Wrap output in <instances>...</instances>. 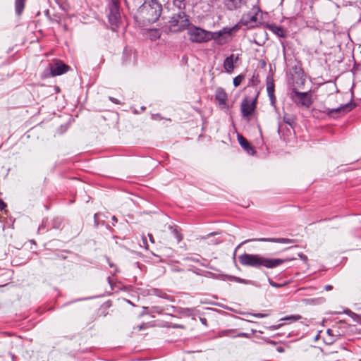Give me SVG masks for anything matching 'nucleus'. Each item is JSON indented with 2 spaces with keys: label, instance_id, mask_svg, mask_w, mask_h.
Wrapping results in <instances>:
<instances>
[{
  "label": "nucleus",
  "instance_id": "f257e3e1",
  "mask_svg": "<svg viewBox=\"0 0 361 361\" xmlns=\"http://www.w3.org/2000/svg\"><path fill=\"white\" fill-rule=\"evenodd\" d=\"M294 259H295V258L269 259L258 254L248 253H243L238 257V261L241 265L257 269L260 267L272 269L281 265L286 262Z\"/></svg>",
  "mask_w": 361,
  "mask_h": 361
},
{
  "label": "nucleus",
  "instance_id": "37998d69",
  "mask_svg": "<svg viewBox=\"0 0 361 361\" xmlns=\"http://www.w3.org/2000/svg\"><path fill=\"white\" fill-rule=\"evenodd\" d=\"M190 311H191L190 309L187 308V309H185L183 312L188 314Z\"/></svg>",
  "mask_w": 361,
  "mask_h": 361
},
{
  "label": "nucleus",
  "instance_id": "423d86ee",
  "mask_svg": "<svg viewBox=\"0 0 361 361\" xmlns=\"http://www.w3.org/2000/svg\"><path fill=\"white\" fill-rule=\"evenodd\" d=\"M355 104L353 102H349L345 104L341 105L340 106L334 109H330L327 107H324L323 110L321 111L326 114L329 117H332L334 118H338L345 114L350 112L355 107Z\"/></svg>",
  "mask_w": 361,
  "mask_h": 361
},
{
  "label": "nucleus",
  "instance_id": "39448f33",
  "mask_svg": "<svg viewBox=\"0 0 361 361\" xmlns=\"http://www.w3.org/2000/svg\"><path fill=\"white\" fill-rule=\"evenodd\" d=\"M290 99L296 105L306 108H310L313 103L310 92H301L298 91L295 88L292 90Z\"/></svg>",
  "mask_w": 361,
  "mask_h": 361
},
{
  "label": "nucleus",
  "instance_id": "393cba45",
  "mask_svg": "<svg viewBox=\"0 0 361 361\" xmlns=\"http://www.w3.org/2000/svg\"><path fill=\"white\" fill-rule=\"evenodd\" d=\"M164 309L159 306H153L150 309V313L151 314H160L163 312Z\"/></svg>",
  "mask_w": 361,
  "mask_h": 361
},
{
  "label": "nucleus",
  "instance_id": "58836bf2",
  "mask_svg": "<svg viewBox=\"0 0 361 361\" xmlns=\"http://www.w3.org/2000/svg\"><path fill=\"white\" fill-rule=\"evenodd\" d=\"M112 221H114L113 226H115L114 223H116L118 221V219H117V218L115 216H112Z\"/></svg>",
  "mask_w": 361,
  "mask_h": 361
},
{
  "label": "nucleus",
  "instance_id": "cd10ccee",
  "mask_svg": "<svg viewBox=\"0 0 361 361\" xmlns=\"http://www.w3.org/2000/svg\"><path fill=\"white\" fill-rule=\"evenodd\" d=\"M283 325V323H280V324H278L276 325H271L270 326H267V327H266V329H267L269 330H271V331L277 330V329H280Z\"/></svg>",
  "mask_w": 361,
  "mask_h": 361
},
{
  "label": "nucleus",
  "instance_id": "f8f14e48",
  "mask_svg": "<svg viewBox=\"0 0 361 361\" xmlns=\"http://www.w3.org/2000/svg\"><path fill=\"white\" fill-rule=\"evenodd\" d=\"M215 100L221 109H228V95L222 87H218L215 92Z\"/></svg>",
  "mask_w": 361,
  "mask_h": 361
},
{
  "label": "nucleus",
  "instance_id": "c03bdc74",
  "mask_svg": "<svg viewBox=\"0 0 361 361\" xmlns=\"http://www.w3.org/2000/svg\"><path fill=\"white\" fill-rule=\"evenodd\" d=\"M200 320H201V322H202V324H206V322H207V319H206L205 318L200 319Z\"/></svg>",
  "mask_w": 361,
  "mask_h": 361
},
{
  "label": "nucleus",
  "instance_id": "ddd939ff",
  "mask_svg": "<svg viewBox=\"0 0 361 361\" xmlns=\"http://www.w3.org/2000/svg\"><path fill=\"white\" fill-rule=\"evenodd\" d=\"M239 61V55L232 54L226 57L223 63L225 71L228 73H231L235 68V64Z\"/></svg>",
  "mask_w": 361,
  "mask_h": 361
},
{
  "label": "nucleus",
  "instance_id": "a211bd4d",
  "mask_svg": "<svg viewBox=\"0 0 361 361\" xmlns=\"http://www.w3.org/2000/svg\"><path fill=\"white\" fill-rule=\"evenodd\" d=\"M169 229L171 230L172 234L174 238L177 240V242L179 243L183 240V235L180 233V231L177 226H170Z\"/></svg>",
  "mask_w": 361,
  "mask_h": 361
},
{
  "label": "nucleus",
  "instance_id": "dca6fc26",
  "mask_svg": "<svg viewBox=\"0 0 361 361\" xmlns=\"http://www.w3.org/2000/svg\"><path fill=\"white\" fill-rule=\"evenodd\" d=\"M267 28L279 37H286L287 35L286 30L275 24L267 25Z\"/></svg>",
  "mask_w": 361,
  "mask_h": 361
},
{
  "label": "nucleus",
  "instance_id": "bb28decb",
  "mask_svg": "<svg viewBox=\"0 0 361 361\" xmlns=\"http://www.w3.org/2000/svg\"><path fill=\"white\" fill-rule=\"evenodd\" d=\"M109 7H120V0H111Z\"/></svg>",
  "mask_w": 361,
  "mask_h": 361
},
{
  "label": "nucleus",
  "instance_id": "aec40b11",
  "mask_svg": "<svg viewBox=\"0 0 361 361\" xmlns=\"http://www.w3.org/2000/svg\"><path fill=\"white\" fill-rule=\"evenodd\" d=\"M69 123L68 122H66L63 124H61L59 128H58L56 129V134L57 135H62L65 132H66L69 128Z\"/></svg>",
  "mask_w": 361,
  "mask_h": 361
},
{
  "label": "nucleus",
  "instance_id": "f704fd0d",
  "mask_svg": "<svg viewBox=\"0 0 361 361\" xmlns=\"http://www.w3.org/2000/svg\"><path fill=\"white\" fill-rule=\"evenodd\" d=\"M6 204H5V202L0 200V210H2L4 209L5 207H6Z\"/></svg>",
  "mask_w": 361,
  "mask_h": 361
},
{
  "label": "nucleus",
  "instance_id": "2eb2a0df",
  "mask_svg": "<svg viewBox=\"0 0 361 361\" xmlns=\"http://www.w3.org/2000/svg\"><path fill=\"white\" fill-rule=\"evenodd\" d=\"M238 140L240 145L243 148L248 154H254L255 151L254 148L250 145L248 141L240 134H238Z\"/></svg>",
  "mask_w": 361,
  "mask_h": 361
},
{
  "label": "nucleus",
  "instance_id": "c756f323",
  "mask_svg": "<svg viewBox=\"0 0 361 361\" xmlns=\"http://www.w3.org/2000/svg\"><path fill=\"white\" fill-rule=\"evenodd\" d=\"M233 280L236 282H238V283H245V284H247V281L245 279H240L239 277H235V276H233Z\"/></svg>",
  "mask_w": 361,
  "mask_h": 361
},
{
  "label": "nucleus",
  "instance_id": "de8ad7c7",
  "mask_svg": "<svg viewBox=\"0 0 361 361\" xmlns=\"http://www.w3.org/2000/svg\"><path fill=\"white\" fill-rule=\"evenodd\" d=\"M360 361H361V359L360 360Z\"/></svg>",
  "mask_w": 361,
  "mask_h": 361
},
{
  "label": "nucleus",
  "instance_id": "79ce46f5",
  "mask_svg": "<svg viewBox=\"0 0 361 361\" xmlns=\"http://www.w3.org/2000/svg\"><path fill=\"white\" fill-rule=\"evenodd\" d=\"M295 73H298V75H300V74H301V75H302V74H303V72H302V69H300V68H299V69H298V71H296Z\"/></svg>",
  "mask_w": 361,
  "mask_h": 361
},
{
  "label": "nucleus",
  "instance_id": "4468645a",
  "mask_svg": "<svg viewBox=\"0 0 361 361\" xmlns=\"http://www.w3.org/2000/svg\"><path fill=\"white\" fill-rule=\"evenodd\" d=\"M257 21V12L256 9L249 11L247 13L244 14L240 20V23L247 27H251Z\"/></svg>",
  "mask_w": 361,
  "mask_h": 361
},
{
  "label": "nucleus",
  "instance_id": "2f4dec72",
  "mask_svg": "<svg viewBox=\"0 0 361 361\" xmlns=\"http://www.w3.org/2000/svg\"><path fill=\"white\" fill-rule=\"evenodd\" d=\"M98 216H99V214L98 213H96L94 215V225H95L96 227H97L99 226Z\"/></svg>",
  "mask_w": 361,
  "mask_h": 361
},
{
  "label": "nucleus",
  "instance_id": "7c9ffc66",
  "mask_svg": "<svg viewBox=\"0 0 361 361\" xmlns=\"http://www.w3.org/2000/svg\"><path fill=\"white\" fill-rule=\"evenodd\" d=\"M269 284L273 286V287H276V288H279V287H281L282 286V285L281 284H279V283H276L275 282H274L272 280H271L270 279H269Z\"/></svg>",
  "mask_w": 361,
  "mask_h": 361
},
{
  "label": "nucleus",
  "instance_id": "f03ea898",
  "mask_svg": "<svg viewBox=\"0 0 361 361\" xmlns=\"http://www.w3.org/2000/svg\"><path fill=\"white\" fill-rule=\"evenodd\" d=\"M162 6L157 0L145 1L137 10V16L144 23H155L161 16Z\"/></svg>",
  "mask_w": 361,
  "mask_h": 361
},
{
  "label": "nucleus",
  "instance_id": "473e14b6",
  "mask_svg": "<svg viewBox=\"0 0 361 361\" xmlns=\"http://www.w3.org/2000/svg\"><path fill=\"white\" fill-rule=\"evenodd\" d=\"M109 99L110 101H111L113 103H114L116 104H119L121 103L120 101L116 98L109 97Z\"/></svg>",
  "mask_w": 361,
  "mask_h": 361
},
{
  "label": "nucleus",
  "instance_id": "c9c22d12",
  "mask_svg": "<svg viewBox=\"0 0 361 361\" xmlns=\"http://www.w3.org/2000/svg\"><path fill=\"white\" fill-rule=\"evenodd\" d=\"M333 289V286L331 285H326L324 286V290L326 291L331 290Z\"/></svg>",
  "mask_w": 361,
  "mask_h": 361
},
{
  "label": "nucleus",
  "instance_id": "a19ab883",
  "mask_svg": "<svg viewBox=\"0 0 361 361\" xmlns=\"http://www.w3.org/2000/svg\"><path fill=\"white\" fill-rule=\"evenodd\" d=\"M148 236L149 238V240L152 243H154L153 235L152 234H148Z\"/></svg>",
  "mask_w": 361,
  "mask_h": 361
},
{
  "label": "nucleus",
  "instance_id": "4be33fe9",
  "mask_svg": "<svg viewBox=\"0 0 361 361\" xmlns=\"http://www.w3.org/2000/svg\"><path fill=\"white\" fill-rule=\"evenodd\" d=\"M245 78V75L240 74L233 78V85L238 87Z\"/></svg>",
  "mask_w": 361,
  "mask_h": 361
},
{
  "label": "nucleus",
  "instance_id": "a18cd8bd",
  "mask_svg": "<svg viewBox=\"0 0 361 361\" xmlns=\"http://www.w3.org/2000/svg\"><path fill=\"white\" fill-rule=\"evenodd\" d=\"M159 36H150V38H151L152 39H157V38H159Z\"/></svg>",
  "mask_w": 361,
  "mask_h": 361
},
{
  "label": "nucleus",
  "instance_id": "7ed1b4c3",
  "mask_svg": "<svg viewBox=\"0 0 361 361\" xmlns=\"http://www.w3.org/2000/svg\"><path fill=\"white\" fill-rule=\"evenodd\" d=\"M169 24L171 31L180 32L187 28L190 22L185 12L178 11L171 17Z\"/></svg>",
  "mask_w": 361,
  "mask_h": 361
},
{
  "label": "nucleus",
  "instance_id": "4c0bfd02",
  "mask_svg": "<svg viewBox=\"0 0 361 361\" xmlns=\"http://www.w3.org/2000/svg\"><path fill=\"white\" fill-rule=\"evenodd\" d=\"M159 296H160L161 298H169V296L166 295V293H161V294H159L158 295Z\"/></svg>",
  "mask_w": 361,
  "mask_h": 361
},
{
  "label": "nucleus",
  "instance_id": "1a4fd4ad",
  "mask_svg": "<svg viewBox=\"0 0 361 361\" xmlns=\"http://www.w3.org/2000/svg\"><path fill=\"white\" fill-rule=\"evenodd\" d=\"M70 68L69 66L58 59L54 60L49 65V75L52 77L63 75L67 73Z\"/></svg>",
  "mask_w": 361,
  "mask_h": 361
},
{
  "label": "nucleus",
  "instance_id": "a878e982",
  "mask_svg": "<svg viewBox=\"0 0 361 361\" xmlns=\"http://www.w3.org/2000/svg\"><path fill=\"white\" fill-rule=\"evenodd\" d=\"M283 121L286 123H287L288 125H289L290 126H292V125L294 122V119L291 116H289L286 114L283 116Z\"/></svg>",
  "mask_w": 361,
  "mask_h": 361
},
{
  "label": "nucleus",
  "instance_id": "20e7f679",
  "mask_svg": "<svg viewBox=\"0 0 361 361\" xmlns=\"http://www.w3.org/2000/svg\"><path fill=\"white\" fill-rule=\"evenodd\" d=\"M254 78H257L255 75H253L252 79L250 81V84L254 83ZM254 86V85H252ZM254 89L253 97L250 99L245 98L243 100L241 103V112L243 117L248 118L251 116L256 107V101L259 94V92L256 87H252Z\"/></svg>",
  "mask_w": 361,
  "mask_h": 361
},
{
  "label": "nucleus",
  "instance_id": "72a5a7b5",
  "mask_svg": "<svg viewBox=\"0 0 361 361\" xmlns=\"http://www.w3.org/2000/svg\"><path fill=\"white\" fill-rule=\"evenodd\" d=\"M298 257L303 261L307 260V257L303 253H298Z\"/></svg>",
  "mask_w": 361,
  "mask_h": 361
},
{
  "label": "nucleus",
  "instance_id": "6ab92c4d",
  "mask_svg": "<svg viewBox=\"0 0 361 361\" xmlns=\"http://www.w3.org/2000/svg\"><path fill=\"white\" fill-rule=\"evenodd\" d=\"M26 0H15V10L17 15H20L25 8Z\"/></svg>",
  "mask_w": 361,
  "mask_h": 361
},
{
  "label": "nucleus",
  "instance_id": "412c9836",
  "mask_svg": "<svg viewBox=\"0 0 361 361\" xmlns=\"http://www.w3.org/2000/svg\"><path fill=\"white\" fill-rule=\"evenodd\" d=\"M52 227L54 228H60L63 225V220L61 218H55L52 220Z\"/></svg>",
  "mask_w": 361,
  "mask_h": 361
},
{
  "label": "nucleus",
  "instance_id": "ea45409f",
  "mask_svg": "<svg viewBox=\"0 0 361 361\" xmlns=\"http://www.w3.org/2000/svg\"><path fill=\"white\" fill-rule=\"evenodd\" d=\"M145 328H146V324H145L139 326V330H142V329H145Z\"/></svg>",
  "mask_w": 361,
  "mask_h": 361
},
{
  "label": "nucleus",
  "instance_id": "49530a36",
  "mask_svg": "<svg viewBox=\"0 0 361 361\" xmlns=\"http://www.w3.org/2000/svg\"><path fill=\"white\" fill-rule=\"evenodd\" d=\"M331 332H332V330H331V329H328V330H327V334H328L331 335Z\"/></svg>",
  "mask_w": 361,
  "mask_h": 361
},
{
  "label": "nucleus",
  "instance_id": "c85d7f7f",
  "mask_svg": "<svg viewBox=\"0 0 361 361\" xmlns=\"http://www.w3.org/2000/svg\"><path fill=\"white\" fill-rule=\"evenodd\" d=\"M168 327H171V328H173V329H185V326L184 325H182V324H172L171 323Z\"/></svg>",
  "mask_w": 361,
  "mask_h": 361
},
{
  "label": "nucleus",
  "instance_id": "0eeeda50",
  "mask_svg": "<svg viewBox=\"0 0 361 361\" xmlns=\"http://www.w3.org/2000/svg\"><path fill=\"white\" fill-rule=\"evenodd\" d=\"M188 35L190 40L193 42L203 43L211 40L210 32L197 27L190 29Z\"/></svg>",
  "mask_w": 361,
  "mask_h": 361
},
{
  "label": "nucleus",
  "instance_id": "9d476101",
  "mask_svg": "<svg viewBox=\"0 0 361 361\" xmlns=\"http://www.w3.org/2000/svg\"><path fill=\"white\" fill-rule=\"evenodd\" d=\"M250 241H260V242H271V243H283V244H291L296 243V240L294 239L286 238H260L252 240H246L242 242L238 247H239L241 245L247 243Z\"/></svg>",
  "mask_w": 361,
  "mask_h": 361
},
{
  "label": "nucleus",
  "instance_id": "9b49d317",
  "mask_svg": "<svg viewBox=\"0 0 361 361\" xmlns=\"http://www.w3.org/2000/svg\"><path fill=\"white\" fill-rule=\"evenodd\" d=\"M109 22L110 24L114 26L112 27V30L115 31L116 29L118 27L121 22V13H120V7H109Z\"/></svg>",
  "mask_w": 361,
  "mask_h": 361
},
{
  "label": "nucleus",
  "instance_id": "e433bc0d",
  "mask_svg": "<svg viewBox=\"0 0 361 361\" xmlns=\"http://www.w3.org/2000/svg\"><path fill=\"white\" fill-rule=\"evenodd\" d=\"M254 316L255 317H257V318H262V317H264L266 316V314H261V313H257V314H255Z\"/></svg>",
  "mask_w": 361,
  "mask_h": 361
},
{
  "label": "nucleus",
  "instance_id": "5701e85b",
  "mask_svg": "<svg viewBox=\"0 0 361 361\" xmlns=\"http://www.w3.org/2000/svg\"><path fill=\"white\" fill-rule=\"evenodd\" d=\"M267 89V92H268V94H269L271 100V101L274 100L275 97H274V85L273 84H268Z\"/></svg>",
  "mask_w": 361,
  "mask_h": 361
},
{
  "label": "nucleus",
  "instance_id": "f3484780",
  "mask_svg": "<svg viewBox=\"0 0 361 361\" xmlns=\"http://www.w3.org/2000/svg\"><path fill=\"white\" fill-rule=\"evenodd\" d=\"M242 1L243 0H225L224 4L228 10L233 11L241 6Z\"/></svg>",
  "mask_w": 361,
  "mask_h": 361
},
{
  "label": "nucleus",
  "instance_id": "6e6552de",
  "mask_svg": "<svg viewBox=\"0 0 361 361\" xmlns=\"http://www.w3.org/2000/svg\"><path fill=\"white\" fill-rule=\"evenodd\" d=\"M235 27H224L217 32H210L211 39L216 40L219 44H223L228 42V37L231 36Z\"/></svg>",
  "mask_w": 361,
  "mask_h": 361
},
{
  "label": "nucleus",
  "instance_id": "b1692460",
  "mask_svg": "<svg viewBox=\"0 0 361 361\" xmlns=\"http://www.w3.org/2000/svg\"><path fill=\"white\" fill-rule=\"evenodd\" d=\"M301 319L300 315H291L290 317H286L284 318H282L281 321H290V322H295Z\"/></svg>",
  "mask_w": 361,
  "mask_h": 361
}]
</instances>
